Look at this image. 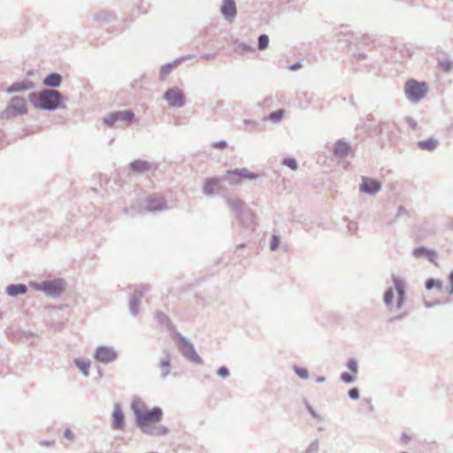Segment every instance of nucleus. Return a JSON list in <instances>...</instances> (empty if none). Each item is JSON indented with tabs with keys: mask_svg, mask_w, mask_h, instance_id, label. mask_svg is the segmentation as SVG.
<instances>
[{
	"mask_svg": "<svg viewBox=\"0 0 453 453\" xmlns=\"http://www.w3.org/2000/svg\"><path fill=\"white\" fill-rule=\"evenodd\" d=\"M75 364L85 375L88 374V369L90 367V362L88 360L76 359Z\"/></svg>",
	"mask_w": 453,
	"mask_h": 453,
	"instance_id": "obj_23",
	"label": "nucleus"
},
{
	"mask_svg": "<svg viewBox=\"0 0 453 453\" xmlns=\"http://www.w3.org/2000/svg\"><path fill=\"white\" fill-rule=\"evenodd\" d=\"M178 347L180 352L190 360H198L199 357L195 351L193 345L184 337L179 336L177 340Z\"/></svg>",
	"mask_w": 453,
	"mask_h": 453,
	"instance_id": "obj_9",
	"label": "nucleus"
},
{
	"mask_svg": "<svg viewBox=\"0 0 453 453\" xmlns=\"http://www.w3.org/2000/svg\"><path fill=\"white\" fill-rule=\"evenodd\" d=\"M347 367L351 372L356 375L357 373V364L354 359H349L347 363Z\"/></svg>",
	"mask_w": 453,
	"mask_h": 453,
	"instance_id": "obj_29",
	"label": "nucleus"
},
{
	"mask_svg": "<svg viewBox=\"0 0 453 453\" xmlns=\"http://www.w3.org/2000/svg\"><path fill=\"white\" fill-rule=\"evenodd\" d=\"M221 12L226 19H233L236 15V5L234 0H224Z\"/></svg>",
	"mask_w": 453,
	"mask_h": 453,
	"instance_id": "obj_11",
	"label": "nucleus"
},
{
	"mask_svg": "<svg viewBox=\"0 0 453 453\" xmlns=\"http://www.w3.org/2000/svg\"><path fill=\"white\" fill-rule=\"evenodd\" d=\"M283 165L289 167L292 170L297 169V164L296 161L293 158H286L283 161Z\"/></svg>",
	"mask_w": 453,
	"mask_h": 453,
	"instance_id": "obj_28",
	"label": "nucleus"
},
{
	"mask_svg": "<svg viewBox=\"0 0 453 453\" xmlns=\"http://www.w3.org/2000/svg\"><path fill=\"white\" fill-rule=\"evenodd\" d=\"M118 111L111 112L108 117L104 118V122L109 127H112L118 121Z\"/></svg>",
	"mask_w": 453,
	"mask_h": 453,
	"instance_id": "obj_25",
	"label": "nucleus"
},
{
	"mask_svg": "<svg viewBox=\"0 0 453 453\" xmlns=\"http://www.w3.org/2000/svg\"><path fill=\"white\" fill-rule=\"evenodd\" d=\"M413 255L416 257H426L428 261L433 264H436L437 254L434 250H427L424 247L417 248L413 250Z\"/></svg>",
	"mask_w": 453,
	"mask_h": 453,
	"instance_id": "obj_13",
	"label": "nucleus"
},
{
	"mask_svg": "<svg viewBox=\"0 0 453 453\" xmlns=\"http://www.w3.org/2000/svg\"><path fill=\"white\" fill-rule=\"evenodd\" d=\"M30 286L35 289L45 292L50 296H58L65 289V284L62 280H46L41 283H31Z\"/></svg>",
	"mask_w": 453,
	"mask_h": 453,
	"instance_id": "obj_5",
	"label": "nucleus"
},
{
	"mask_svg": "<svg viewBox=\"0 0 453 453\" xmlns=\"http://www.w3.org/2000/svg\"><path fill=\"white\" fill-rule=\"evenodd\" d=\"M219 185V180L217 179H208L206 180L203 186V192L207 195H211L214 193L215 189Z\"/></svg>",
	"mask_w": 453,
	"mask_h": 453,
	"instance_id": "obj_19",
	"label": "nucleus"
},
{
	"mask_svg": "<svg viewBox=\"0 0 453 453\" xmlns=\"http://www.w3.org/2000/svg\"><path fill=\"white\" fill-rule=\"evenodd\" d=\"M437 141L432 138L418 142V146L419 149L429 151L434 150L437 147Z\"/></svg>",
	"mask_w": 453,
	"mask_h": 453,
	"instance_id": "obj_20",
	"label": "nucleus"
},
{
	"mask_svg": "<svg viewBox=\"0 0 453 453\" xmlns=\"http://www.w3.org/2000/svg\"><path fill=\"white\" fill-rule=\"evenodd\" d=\"M349 150V147L344 142H338L334 147V153L339 156L345 155Z\"/></svg>",
	"mask_w": 453,
	"mask_h": 453,
	"instance_id": "obj_24",
	"label": "nucleus"
},
{
	"mask_svg": "<svg viewBox=\"0 0 453 453\" xmlns=\"http://www.w3.org/2000/svg\"><path fill=\"white\" fill-rule=\"evenodd\" d=\"M296 372L303 379H307L309 376V372L305 368H298L295 369Z\"/></svg>",
	"mask_w": 453,
	"mask_h": 453,
	"instance_id": "obj_32",
	"label": "nucleus"
},
{
	"mask_svg": "<svg viewBox=\"0 0 453 453\" xmlns=\"http://www.w3.org/2000/svg\"><path fill=\"white\" fill-rule=\"evenodd\" d=\"M380 188V184L378 180L369 179V178H363V182L360 186V190L366 193H375L379 191Z\"/></svg>",
	"mask_w": 453,
	"mask_h": 453,
	"instance_id": "obj_12",
	"label": "nucleus"
},
{
	"mask_svg": "<svg viewBox=\"0 0 453 453\" xmlns=\"http://www.w3.org/2000/svg\"><path fill=\"white\" fill-rule=\"evenodd\" d=\"M229 204L234 209L238 210V209H241L244 205V203L240 199H236V200L230 201Z\"/></svg>",
	"mask_w": 453,
	"mask_h": 453,
	"instance_id": "obj_31",
	"label": "nucleus"
},
{
	"mask_svg": "<svg viewBox=\"0 0 453 453\" xmlns=\"http://www.w3.org/2000/svg\"><path fill=\"white\" fill-rule=\"evenodd\" d=\"M442 288H443V283L441 280L428 279L426 281V288L427 290L436 288L437 290L441 291V290H442Z\"/></svg>",
	"mask_w": 453,
	"mask_h": 453,
	"instance_id": "obj_21",
	"label": "nucleus"
},
{
	"mask_svg": "<svg viewBox=\"0 0 453 453\" xmlns=\"http://www.w3.org/2000/svg\"><path fill=\"white\" fill-rule=\"evenodd\" d=\"M226 146V143L225 142H220L219 143L216 144V147L218 148H225Z\"/></svg>",
	"mask_w": 453,
	"mask_h": 453,
	"instance_id": "obj_40",
	"label": "nucleus"
},
{
	"mask_svg": "<svg viewBox=\"0 0 453 453\" xmlns=\"http://www.w3.org/2000/svg\"><path fill=\"white\" fill-rule=\"evenodd\" d=\"M29 101L35 108L53 110L59 105L61 95L58 91L46 89L40 93L30 94Z\"/></svg>",
	"mask_w": 453,
	"mask_h": 453,
	"instance_id": "obj_2",
	"label": "nucleus"
},
{
	"mask_svg": "<svg viewBox=\"0 0 453 453\" xmlns=\"http://www.w3.org/2000/svg\"><path fill=\"white\" fill-rule=\"evenodd\" d=\"M130 167L134 172L142 173L149 171L151 168V165L150 163L143 160H134L130 164Z\"/></svg>",
	"mask_w": 453,
	"mask_h": 453,
	"instance_id": "obj_16",
	"label": "nucleus"
},
{
	"mask_svg": "<svg viewBox=\"0 0 453 453\" xmlns=\"http://www.w3.org/2000/svg\"><path fill=\"white\" fill-rule=\"evenodd\" d=\"M112 426L115 429L124 427V414L119 405L116 404L112 413Z\"/></svg>",
	"mask_w": 453,
	"mask_h": 453,
	"instance_id": "obj_14",
	"label": "nucleus"
},
{
	"mask_svg": "<svg viewBox=\"0 0 453 453\" xmlns=\"http://www.w3.org/2000/svg\"><path fill=\"white\" fill-rule=\"evenodd\" d=\"M226 177L229 181L233 184H238L242 180H254L257 177V174L250 172L247 168L235 169L233 171L226 172Z\"/></svg>",
	"mask_w": 453,
	"mask_h": 453,
	"instance_id": "obj_7",
	"label": "nucleus"
},
{
	"mask_svg": "<svg viewBox=\"0 0 453 453\" xmlns=\"http://www.w3.org/2000/svg\"><path fill=\"white\" fill-rule=\"evenodd\" d=\"M279 243H280V240H279V237L274 235L273 237V241L271 242V249L273 250H274L278 246H279Z\"/></svg>",
	"mask_w": 453,
	"mask_h": 453,
	"instance_id": "obj_38",
	"label": "nucleus"
},
{
	"mask_svg": "<svg viewBox=\"0 0 453 453\" xmlns=\"http://www.w3.org/2000/svg\"><path fill=\"white\" fill-rule=\"evenodd\" d=\"M117 355L115 351L109 347H99L97 348L95 358L103 363H109L116 358Z\"/></svg>",
	"mask_w": 453,
	"mask_h": 453,
	"instance_id": "obj_10",
	"label": "nucleus"
},
{
	"mask_svg": "<svg viewBox=\"0 0 453 453\" xmlns=\"http://www.w3.org/2000/svg\"><path fill=\"white\" fill-rule=\"evenodd\" d=\"M154 199L150 198L149 201V208L151 210H160L165 206V202L162 199L157 201V204H153Z\"/></svg>",
	"mask_w": 453,
	"mask_h": 453,
	"instance_id": "obj_27",
	"label": "nucleus"
},
{
	"mask_svg": "<svg viewBox=\"0 0 453 453\" xmlns=\"http://www.w3.org/2000/svg\"><path fill=\"white\" fill-rule=\"evenodd\" d=\"M27 103L22 97H13L6 109L2 112L1 116L4 119H9L17 115L27 113Z\"/></svg>",
	"mask_w": 453,
	"mask_h": 453,
	"instance_id": "obj_6",
	"label": "nucleus"
},
{
	"mask_svg": "<svg viewBox=\"0 0 453 453\" xmlns=\"http://www.w3.org/2000/svg\"><path fill=\"white\" fill-rule=\"evenodd\" d=\"M218 374L221 377H226L229 374L228 369L222 366L218 370Z\"/></svg>",
	"mask_w": 453,
	"mask_h": 453,
	"instance_id": "obj_37",
	"label": "nucleus"
},
{
	"mask_svg": "<svg viewBox=\"0 0 453 453\" xmlns=\"http://www.w3.org/2000/svg\"><path fill=\"white\" fill-rule=\"evenodd\" d=\"M298 67H300V65H293V66H292V69H297Z\"/></svg>",
	"mask_w": 453,
	"mask_h": 453,
	"instance_id": "obj_41",
	"label": "nucleus"
},
{
	"mask_svg": "<svg viewBox=\"0 0 453 453\" xmlns=\"http://www.w3.org/2000/svg\"><path fill=\"white\" fill-rule=\"evenodd\" d=\"M33 88H34V84H33L32 81H19V82L13 83L7 89V91L9 93L20 92V91H25V90H27V89H31Z\"/></svg>",
	"mask_w": 453,
	"mask_h": 453,
	"instance_id": "obj_15",
	"label": "nucleus"
},
{
	"mask_svg": "<svg viewBox=\"0 0 453 453\" xmlns=\"http://www.w3.org/2000/svg\"><path fill=\"white\" fill-rule=\"evenodd\" d=\"M65 436L67 439H69V440H71V439H73V434H72V432H71L70 430H66V431L65 432Z\"/></svg>",
	"mask_w": 453,
	"mask_h": 453,
	"instance_id": "obj_39",
	"label": "nucleus"
},
{
	"mask_svg": "<svg viewBox=\"0 0 453 453\" xmlns=\"http://www.w3.org/2000/svg\"><path fill=\"white\" fill-rule=\"evenodd\" d=\"M9 296L22 295L27 292V287L24 284L10 285L6 288Z\"/></svg>",
	"mask_w": 453,
	"mask_h": 453,
	"instance_id": "obj_17",
	"label": "nucleus"
},
{
	"mask_svg": "<svg viewBox=\"0 0 453 453\" xmlns=\"http://www.w3.org/2000/svg\"><path fill=\"white\" fill-rule=\"evenodd\" d=\"M404 210L403 208H399V211H398V214H400L401 212H403Z\"/></svg>",
	"mask_w": 453,
	"mask_h": 453,
	"instance_id": "obj_42",
	"label": "nucleus"
},
{
	"mask_svg": "<svg viewBox=\"0 0 453 453\" xmlns=\"http://www.w3.org/2000/svg\"><path fill=\"white\" fill-rule=\"evenodd\" d=\"M428 87L426 82L410 80L404 85V92L409 100L418 102L427 93Z\"/></svg>",
	"mask_w": 453,
	"mask_h": 453,
	"instance_id": "obj_4",
	"label": "nucleus"
},
{
	"mask_svg": "<svg viewBox=\"0 0 453 453\" xmlns=\"http://www.w3.org/2000/svg\"><path fill=\"white\" fill-rule=\"evenodd\" d=\"M394 288L388 289L384 294V303L390 311L402 308L404 303V282L399 278H394Z\"/></svg>",
	"mask_w": 453,
	"mask_h": 453,
	"instance_id": "obj_3",
	"label": "nucleus"
},
{
	"mask_svg": "<svg viewBox=\"0 0 453 453\" xmlns=\"http://www.w3.org/2000/svg\"><path fill=\"white\" fill-rule=\"evenodd\" d=\"M134 117V114L131 111H118V119L120 121L130 123L133 121Z\"/></svg>",
	"mask_w": 453,
	"mask_h": 453,
	"instance_id": "obj_22",
	"label": "nucleus"
},
{
	"mask_svg": "<svg viewBox=\"0 0 453 453\" xmlns=\"http://www.w3.org/2000/svg\"><path fill=\"white\" fill-rule=\"evenodd\" d=\"M133 409L137 425L143 433L150 435H164L167 433L165 426L157 425L163 416V411L160 408L154 407L151 410H148L134 404Z\"/></svg>",
	"mask_w": 453,
	"mask_h": 453,
	"instance_id": "obj_1",
	"label": "nucleus"
},
{
	"mask_svg": "<svg viewBox=\"0 0 453 453\" xmlns=\"http://www.w3.org/2000/svg\"><path fill=\"white\" fill-rule=\"evenodd\" d=\"M161 367H162V371L164 372V374H167L168 372H169V368H170V362L169 360H164L161 362Z\"/></svg>",
	"mask_w": 453,
	"mask_h": 453,
	"instance_id": "obj_33",
	"label": "nucleus"
},
{
	"mask_svg": "<svg viewBox=\"0 0 453 453\" xmlns=\"http://www.w3.org/2000/svg\"><path fill=\"white\" fill-rule=\"evenodd\" d=\"M349 395L352 399H357L359 397V391L357 388H351L349 390Z\"/></svg>",
	"mask_w": 453,
	"mask_h": 453,
	"instance_id": "obj_35",
	"label": "nucleus"
},
{
	"mask_svg": "<svg viewBox=\"0 0 453 453\" xmlns=\"http://www.w3.org/2000/svg\"><path fill=\"white\" fill-rule=\"evenodd\" d=\"M282 115H283V111L280 110V111L271 113L270 119L272 120H278L282 117Z\"/></svg>",
	"mask_w": 453,
	"mask_h": 453,
	"instance_id": "obj_34",
	"label": "nucleus"
},
{
	"mask_svg": "<svg viewBox=\"0 0 453 453\" xmlns=\"http://www.w3.org/2000/svg\"><path fill=\"white\" fill-rule=\"evenodd\" d=\"M165 98L173 107H181L185 104V96L183 92L179 88L168 89L165 94Z\"/></svg>",
	"mask_w": 453,
	"mask_h": 453,
	"instance_id": "obj_8",
	"label": "nucleus"
},
{
	"mask_svg": "<svg viewBox=\"0 0 453 453\" xmlns=\"http://www.w3.org/2000/svg\"><path fill=\"white\" fill-rule=\"evenodd\" d=\"M269 43V38L266 35H262L258 38V49L265 50L267 48Z\"/></svg>",
	"mask_w": 453,
	"mask_h": 453,
	"instance_id": "obj_26",
	"label": "nucleus"
},
{
	"mask_svg": "<svg viewBox=\"0 0 453 453\" xmlns=\"http://www.w3.org/2000/svg\"><path fill=\"white\" fill-rule=\"evenodd\" d=\"M448 280H449V294H453V271L449 273V277H448Z\"/></svg>",
	"mask_w": 453,
	"mask_h": 453,
	"instance_id": "obj_36",
	"label": "nucleus"
},
{
	"mask_svg": "<svg viewBox=\"0 0 453 453\" xmlns=\"http://www.w3.org/2000/svg\"><path fill=\"white\" fill-rule=\"evenodd\" d=\"M356 375L354 374H349L348 372H343L342 373L341 375V378L342 380L346 382V383H350L354 380V378H355Z\"/></svg>",
	"mask_w": 453,
	"mask_h": 453,
	"instance_id": "obj_30",
	"label": "nucleus"
},
{
	"mask_svg": "<svg viewBox=\"0 0 453 453\" xmlns=\"http://www.w3.org/2000/svg\"><path fill=\"white\" fill-rule=\"evenodd\" d=\"M62 78L58 73H51L44 80V85L48 87H58L61 83Z\"/></svg>",
	"mask_w": 453,
	"mask_h": 453,
	"instance_id": "obj_18",
	"label": "nucleus"
}]
</instances>
